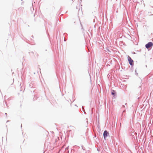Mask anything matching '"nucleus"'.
Returning a JSON list of instances; mask_svg holds the SVG:
<instances>
[{"mask_svg":"<svg viewBox=\"0 0 153 153\" xmlns=\"http://www.w3.org/2000/svg\"><path fill=\"white\" fill-rule=\"evenodd\" d=\"M128 60L131 65H133L134 62L133 60L131 59V58L128 56Z\"/></svg>","mask_w":153,"mask_h":153,"instance_id":"1","label":"nucleus"},{"mask_svg":"<svg viewBox=\"0 0 153 153\" xmlns=\"http://www.w3.org/2000/svg\"><path fill=\"white\" fill-rule=\"evenodd\" d=\"M153 45V44L152 42H149L145 46L147 48H149L152 47Z\"/></svg>","mask_w":153,"mask_h":153,"instance_id":"2","label":"nucleus"},{"mask_svg":"<svg viewBox=\"0 0 153 153\" xmlns=\"http://www.w3.org/2000/svg\"><path fill=\"white\" fill-rule=\"evenodd\" d=\"M108 133L106 131H105L103 133V136L105 139V138L108 135Z\"/></svg>","mask_w":153,"mask_h":153,"instance_id":"3","label":"nucleus"},{"mask_svg":"<svg viewBox=\"0 0 153 153\" xmlns=\"http://www.w3.org/2000/svg\"><path fill=\"white\" fill-rule=\"evenodd\" d=\"M113 92H112V93H111L113 95L114 94V91H113Z\"/></svg>","mask_w":153,"mask_h":153,"instance_id":"4","label":"nucleus"}]
</instances>
